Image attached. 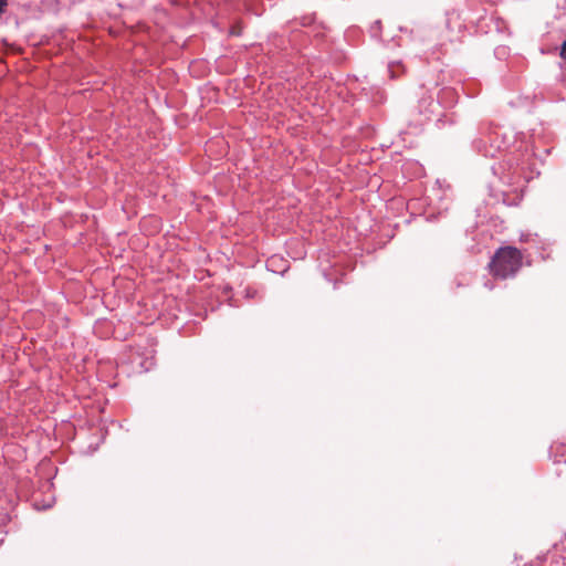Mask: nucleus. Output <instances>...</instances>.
<instances>
[{
  "label": "nucleus",
  "mask_w": 566,
  "mask_h": 566,
  "mask_svg": "<svg viewBox=\"0 0 566 566\" xmlns=\"http://www.w3.org/2000/svg\"><path fill=\"white\" fill-rule=\"evenodd\" d=\"M522 252L512 245L499 248L489 263L490 273L495 279L513 277L522 268Z\"/></svg>",
  "instance_id": "obj_1"
},
{
  "label": "nucleus",
  "mask_w": 566,
  "mask_h": 566,
  "mask_svg": "<svg viewBox=\"0 0 566 566\" xmlns=\"http://www.w3.org/2000/svg\"><path fill=\"white\" fill-rule=\"evenodd\" d=\"M495 132L493 127L488 124H482L479 127V137L473 140V147L479 153H482L484 156L494 157V153L492 151L493 147V135Z\"/></svg>",
  "instance_id": "obj_2"
},
{
  "label": "nucleus",
  "mask_w": 566,
  "mask_h": 566,
  "mask_svg": "<svg viewBox=\"0 0 566 566\" xmlns=\"http://www.w3.org/2000/svg\"><path fill=\"white\" fill-rule=\"evenodd\" d=\"M438 102L444 107H450L457 103L458 93L454 88L443 87L438 93Z\"/></svg>",
  "instance_id": "obj_3"
},
{
  "label": "nucleus",
  "mask_w": 566,
  "mask_h": 566,
  "mask_svg": "<svg viewBox=\"0 0 566 566\" xmlns=\"http://www.w3.org/2000/svg\"><path fill=\"white\" fill-rule=\"evenodd\" d=\"M388 72L391 80H397L405 73V66L400 62H390Z\"/></svg>",
  "instance_id": "obj_4"
},
{
  "label": "nucleus",
  "mask_w": 566,
  "mask_h": 566,
  "mask_svg": "<svg viewBox=\"0 0 566 566\" xmlns=\"http://www.w3.org/2000/svg\"><path fill=\"white\" fill-rule=\"evenodd\" d=\"M381 30V21L376 20L370 27V33L373 36H378Z\"/></svg>",
  "instance_id": "obj_5"
},
{
  "label": "nucleus",
  "mask_w": 566,
  "mask_h": 566,
  "mask_svg": "<svg viewBox=\"0 0 566 566\" xmlns=\"http://www.w3.org/2000/svg\"><path fill=\"white\" fill-rule=\"evenodd\" d=\"M114 337L116 339H125L126 335L118 331V326H114Z\"/></svg>",
  "instance_id": "obj_6"
},
{
  "label": "nucleus",
  "mask_w": 566,
  "mask_h": 566,
  "mask_svg": "<svg viewBox=\"0 0 566 566\" xmlns=\"http://www.w3.org/2000/svg\"><path fill=\"white\" fill-rule=\"evenodd\" d=\"M559 56L566 61V40L560 45Z\"/></svg>",
  "instance_id": "obj_7"
},
{
  "label": "nucleus",
  "mask_w": 566,
  "mask_h": 566,
  "mask_svg": "<svg viewBox=\"0 0 566 566\" xmlns=\"http://www.w3.org/2000/svg\"><path fill=\"white\" fill-rule=\"evenodd\" d=\"M8 6V0H0V17L4 13Z\"/></svg>",
  "instance_id": "obj_8"
}]
</instances>
